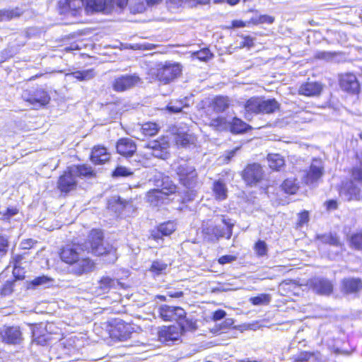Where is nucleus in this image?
<instances>
[{"label":"nucleus","mask_w":362,"mask_h":362,"mask_svg":"<svg viewBox=\"0 0 362 362\" xmlns=\"http://www.w3.org/2000/svg\"><path fill=\"white\" fill-rule=\"evenodd\" d=\"M158 314L164 321H176L184 332H194L197 329L196 320L187 317L186 311L181 307L162 305L158 308Z\"/></svg>","instance_id":"1"},{"label":"nucleus","mask_w":362,"mask_h":362,"mask_svg":"<svg viewBox=\"0 0 362 362\" xmlns=\"http://www.w3.org/2000/svg\"><path fill=\"white\" fill-rule=\"evenodd\" d=\"M86 250L97 256L108 255L110 262H115L117 259L116 249L109 243H105L103 233L100 230H92L88 236V241L86 243Z\"/></svg>","instance_id":"2"},{"label":"nucleus","mask_w":362,"mask_h":362,"mask_svg":"<svg viewBox=\"0 0 362 362\" xmlns=\"http://www.w3.org/2000/svg\"><path fill=\"white\" fill-rule=\"evenodd\" d=\"M172 166L182 185L189 189L195 187L197 183L198 175L194 165L192 163L181 160L175 162Z\"/></svg>","instance_id":"3"},{"label":"nucleus","mask_w":362,"mask_h":362,"mask_svg":"<svg viewBox=\"0 0 362 362\" xmlns=\"http://www.w3.org/2000/svg\"><path fill=\"white\" fill-rule=\"evenodd\" d=\"M151 180L157 187L148 193V200L151 203L154 201L158 202L163 199L164 195L173 194L176 191V185L173 184L168 176H165L163 173H156Z\"/></svg>","instance_id":"4"},{"label":"nucleus","mask_w":362,"mask_h":362,"mask_svg":"<svg viewBox=\"0 0 362 362\" xmlns=\"http://www.w3.org/2000/svg\"><path fill=\"white\" fill-rule=\"evenodd\" d=\"M181 67L179 64L165 62L157 66L156 76L157 79L163 83H169L181 74Z\"/></svg>","instance_id":"5"},{"label":"nucleus","mask_w":362,"mask_h":362,"mask_svg":"<svg viewBox=\"0 0 362 362\" xmlns=\"http://www.w3.org/2000/svg\"><path fill=\"white\" fill-rule=\"evenodd\" d=\"M308 286L312 291L320 296H330L334 289L333 282L324 276H314L308 281Z\"/></svg>","instance_id":"6"},{"label":"nucleus","mask_w":362,"mask_h":362,"mask_svg":"<svg viewBox=\"0 0 362 362\" xmlns=\"http://www.w3.org/2000/svg\"><path fill=\"white\" fill-rule=\"evenodd\" d=\"M22 96L23 98L32 105L35 109L45 106L50 100L47 92L42 88L25 90L23 92Z\"/></svg>","instance_id":"7"},{"label":"nucleus","mask_w":362,"mask_h":362,"mask_svg":"<svg viewBox=\"0 0 362 362\" xmlns=\"http://www.w3.org/2000/svg\"><path fill=\"white\" fill-rule=\"evenodd\" d=\"M140 82L141 78L136 74H123L113 80L112 87L116 92H124L133 88Z\"/></svg>","instance_id":"8"},{"label":"nucleus","mask_w":362,"mask_h":362,"mask_svg":"<svg viewBox=\"0 0 362 362\" xmlns=\"http://www.w3.org/2000/svg\"><path fill=\"white\" fill-rule=\"evenodd\" d=\"M2 341L8 344H20L23 340V333L18 326L4 325L0 330Z\"/></svg>","instance_id":"9"},{"label":"nucleus","mask_w":362,"mask_h":362,"mask_svg":"<svg viewBox=\"0 0 362 362\" xmlns=\"http://www.w3.org/2000/svg\"><path fill=\"white\" fill-rule=\"evenodd\" d=\"M341 89L349 94L356 95L360 92V83L355 74L346 73L339 77Z\"/></svg>","instance_id":"10"},{"label":"nucleus","mask_w":362,"mask_h":362,"mask_svg":"<svg viewBox=\"0 0 362 362\" xmlns=\"http://www.w3.org/2000/svg\"><path fill=\"white\" fill-rule=\"evenodd\" d=\"M263 170L258 163H252L247 165L243 172V178L247 185H255L263 178Z\"/></svg>","instance_id":"11"},{"label":"nucleus","mask_w":362,"mask_h":362,"mask_svg":"<svg viewBox=\"0 0 362 362\" xmlns=\"http://www.w3.org/2000/svg\"><path fill=\"white\" fill-rule=\"evenodd\" d=\"M214 226L216 241L222 238L230 239L233 233L234 223L231 219L221 216L216 221V224Z\"/></svg>","instance_id":"12"},{"label":"nucleus","mask_w":362,"mask_h":362,"mask_svg":"<svg viewBox=\"0 0 362 362\" xmlns=\"http://www.w3.org/2000/svg\"><path fill=\"white\" fill-rule=\"evenodd\" d=\"M324 173V167L320 160L314 159L309 170L303 176L304 182L307 185H315Z\"/></svg>","instance_id":"13"},{"label":"nucleus","mask_w":362,"mask_h":362,"mask_svg":"<svg viewBox=\"0 0 362 362\" xmlns=\"http://www.w3.org/2000/svg\"><path fill=\"white\" fill-rule=\"evenodd\" d=\"M180 326H164L158 332L160 341L168 343L178 341L182 334L185 333Z\"/></svg>","instance_id":"14"},{"label":"nucleus","mask_w":362,"mask_h":362,"mask_svg":"<svg viewBox=\"0 0 362 362\" xmlns=\"http://www.w3.org/2000/svg\"><path fill=\"white\" fill-rule=\"evenodd\" d=\"M77 183L78 182L75 176L69 171V168L67 167L66 170L59 177L57 188L62 193L67 194L76 188Z\"/></svg>","instance_id":"15"},{"label":"nucleus","mask_w":362,"mask_h":362,"mask_svg":"<svg viewBox=\"0 0 362 362\" xmlns=\"http://www.w3.org/2000/svg\"><path fill=\"white\" fill-rule=\"evenodd\" d=\"M94 269V263L83 255L76 262L71 264L70 272L77 276L91 272Z\"/></svg>","instance_id":"16"},{"label":"nucleus","mask_w":362,"mask_h":362,"mask_svg":"<svg viewBox=\"0 0 362 362\" xmlns=\"http://www.w3.org/2000/svg\"><path fill=\"white\" fill-rule=\"evenodd\" d=\"M133 207L132 201L122 199L120 197H113L108 200L107 208L117 216Z\"/></svg>","instance_id":"17"},{"label":"nucleus","mask_w":362,"mask_h":362,"mask_svg":"<svg viewBox=\"0 0 362 362\" xmlns=\"http://www.w3.org/2000/svg\"><path fill=\"white\" fill-rule=\"evenodd\" d=\"M133 332L134 328L130 324L119 320L112 329L111 335L119 341H126L131 337Z\"/></svg>","instance_id":"18"},{"label":"nucleus","mask_w":362,"mask_h":362,"mask_svg":"<svg viewBox=\"0 0 362 362\" xmlns=\"http://www.w3.org/2000/svg\"><path fill=\"white\" fill-rule=\"evenodd\" d=\"M339 196L344 201L358 199L360 189L354 181L346 182L339 190Z\"/></svg>","instance_id":"19"},{"label":"nucleus","mask_w":362,"mask_h":362,"mask_svg":"<svg viewBox=\"0 0 362 362\" xmlns=\"http://www.w3.org/2000/svg\"><path fill=\"white\" fill-rule=\"evenodd\" d=\"M116 149L119 154L127 158L136 152V145L131 139L122 138L117 141Z\"/></svg>","instance_id":"20"},{"label":"nucleus","mask_w":362,"mask_h":362,"mask_svg":"<svg viewBox=\"0 0 362 362\" xmlns=\"http://www.w3.org/2000/svg\"><path fill=\"white\" fill-rule=\"evenodd\" d=\"M81 250L78 246L67 245L62 250L60 258L63 262L71 265L82 255L80 252Z\"/></svg>","instance_id":"21"},{"label":"nucleus","mask_w":362,"mask_h":362,"mask_svg":"<svg viewBox=\"0 0 362 362\" xmlns=\"http://www.w3.org/2000/svg\"><path fill=\"white\" fill-rule=\"evenodd\" d=\"M362 288V281L358 278H345L341 281V291L345 294L356 293Z\"/></svg>","instance_id":"22"},{"label":"nucleus","mask_w":362,"mask_h":362,"mask_svg":"<svg viewBox=\"0 0 362 362\" xmlns=\"http://www.w3.org/2000/svg\"><path fill=\"white\" fill-rule=\"evenodd\" d=\"M323 89V86L319 82H307L303 83L298 90L300 95L305 96H317Z\"/></svg>","instance_id":"23"},{"label":"nucleus","mask_w":362,"mask_h":362,"mask_svg":"<svg viewBox=\"0 0 362 362\" xmlns=\"http://www.w3.org/2000/svg\"><path fill=\"white\" fill-rule=\"evenodd\" d=\"M68 168L76 178H91L95 176V172L92 167L86 164L72 165Z\"/></svg>","instance_id":"24"},{"label":"nucleus","mask_w":362,"mask_h":362,"mask_svg":"<svg viewBox=\"0 0 362 362\" xmlns=\"http://www.w3.org/2000/svg\"><path fill=\"white\" fill-rule=\"evenodd\" d=\"M110 159V154L104 146H95L90 154V160L95 165L103 164Z\"/></svg>","instance_id":"25"},{"label":"nucleus","mask_w":362,"mask_h":362,"mask_svg":"<svg viewBox=\"0 0 362 362\" xmlns=\"http://www.w3.org/2000/svg\"><path fill=\"white\" fill-rule=\"evenodd\" d=\"M110 0H86V9L88 13L101 12L108 9Z\"/></svg>","instance_id":"26"},{"label":"nucleus","mask_w":362,"mask_h":362,"mask_svg":"<svg viewBox=\"0 0 362 362\" xmlns=\"http://www.w3.org/2000/svg\"><path fill=\"white\" fill-rule=\"evenodd\" d=\"M69 78H75L79 81H89L93 78L95 76V73L93 69L86 70H78L72 71L66 74Z\"/></svg>","instance_id":"27"},{"label":"nucleus","mask_w":362,"mask_h":362,"mask_svg":"<svg viewBox=\"0 0 362 362\" xmlns=\"http://www.w3.org/2000/svg\"><path fill=\"white\" fill-rule=\"evenodd\" d=\"M175 230V224L173 222L168 221L160 224L157 229V231L152 234L154 239H160L162 236L170 235Z\"/></svg>","instance_id":"28"},{"label":"nucleus","mask_w":362,"mask_h":362,"mask_svg":"<svg viewBox=\"0 0 362 362\" xmlns=\"http://www.w3.org/2000/svg\"><path fill=\"white\" fill-rule=\"evenodd\" d=\"M260 113L270 114L279 108V103L275 99L260 100Z\"/></svg>","instance_id":"29"},{"label":"nucleus","mask_w":362,"mask_h":362,"mask_svg":"<svg viewBox=\"0 0 362 362\" xmlns=\"http://www.w3.org/2000/svg\"><path fill=\"white\" fill-rule=\"evenodd\" d=\"M23 12V10L19 7L12 9H0V22L8 21L20 17Z\"/></svg>","instance_id":"30"},{"label":"nucleus","mask_w":362,"mask_h":362,"mask_svg":"<svg viewBox=\"0 0 362 362\" xmlns=\"http://www.w3.org/2000/svg\"><path fill=\"white\" fill-rule=\"evenodd\" d=\"M230 105V101L228 97L216 96L212 101L213 110L216 112L226 111Z\"/></svg>","instance_id":"31"},{"label":"nucleus","mask_w":362,"mask_h":362,"mask_svg":"<svg viewBox=\"0 0 362 362\" xmlns=\"http://www.w3.org/2000/svg\"><path fill=\"white\" fill-rule=\"evenodd\" d=\"M299 187V182L294 177L287 178L281 184L282 189L288 194H295Z\"/></svg>","instance_id":"32"},{"label":"nucleus","mask_w":362,"mask_h":362,"mask_svg":"<svg viewBox=\"0 0 362 362\" xmlns=\"http://www.w3.org/2000/svg\"><path fill=\"white\" fill-rule=\"evenodd\" d=\"M267 162L269 168L274 170H279L285 164L284 158L278 153L268 154Z\"/></svg>","instance_id":"33"},{"label":"nucleus","mask_w":362,"mask_h":362,"mask_svg":"<svg viewBox=\"0 0 362 362\" xmlns=\"http://www.w3.org/2000/svg\"><path fill=\"white\" fill-rule=\"evenodd\" d=\"M260 100L259 98H251L245 104V110L247 114L260 113Z\"/></svg>","instance_id":"34"},{"label":"nucleus","mask_w":362,"mask_h":362,"mask_svg":"<svg viewBox=\"0 0 362 362\" xmlns=\"http://www.w3.org/2000/svg\"><path fill=\"white\" fill-rule=\"evenodd\" d=\"M213 191L216 198L219 200H223L227 197V188L226 185L221 180L214 182Z\"/></svg>","instance_id":"35"},{"label":"nucleus","mask_w":362,"mask_h":362,"mask_svg":"<svg viewBox=\"0 0 362 362\" xmlns=\"http://www.w3.org/2000/svg\"><path fill=\"white\" fill-rule=\"evenodd\" d=\"M99 284L100 288L105 292L112 288H116L117 286H119V282L117 279H112L109 276H104L100 279Z\"/></svg>","instance_id":"36"},{"label":"nucleus","mask_w":362,"mask_h":362,"mask_svg":"<svg viewBox=\"0 0 362 362\" xmlns=\"http://www.w3.org/2000/svg\"><path fill=\"white\" fill-rule=\"evenodd\" d=\"M52 281V280L46 276H37L30 281L28 288L35 289L41 286L46 287L49 285Z\"/></svg>","instance_id":"37"},{"label":"nucleus","mask_w":362,"mask_h":362,"mask_svg":"<svg viewBox=\"0 0 362 362\" xmlns=\"http://www.w3.org/2000/svg\"><path fill=\"white\" fill-rule=\"evenodd\" d=\"M248 127L247 124L237 117H234L230 124V131L235 134L243 133L247 131Z\"/></svg>","instance_id":"38"},{"label":"nucleus","mask_w":362,"mask_h":362,"mask_svg":"<svg viewBox=\"0 0 362 362\" xmlns=\"http://www.w3.org/2000/svg\"><path fill=\"white\" fill-rule=\"evenodd\" d=\"M317 239L322 243L330 245L339 246L340 245L339 239L336 234L332 233L327 234L318 235Z\"/></svg>","instance_id":"39"},{"label":"nucleus","mask_w":362,"mask_h":362,"mask_svg":"<svg viewBox=\"0 0 362 362\" xmlns=\"http://www.w3.org/2000/svg\"><path fill=\"white\" fill-rule=\"evenodd\" d=\"M168 264L163 261L156 260L151 264L150 271L156 276L165 274Z\"/></svg>","instance_id":"40"},{"label":"nucleus","mask_w":362,"mask_h":362,"mask_svg":"<svg viewBox=\"0 0 362 362\" xmlns=\"http://www.w3.org/2000/svg\"><path fill=\"white\" fill-rule=\"evenodd\" d=\"M141 129L145 136H151L158 133L159 128L158 124L154 122H146L142 125Z\"/></svg>","instance_id":"41"},{"label":"nucleus","mask_w":362,"mask_h":362,"mask_svg":"<svg viewBox=\"0 0 362 362\" xmlns=\"http://www.w3.org/2000/svg\"><path fill=\"white\" fill-rule=\"evenodd\" d=\"M25 258L24 255H13L11 257V262L13 264V274L14 276H18V279L21 278L19 274L21 269V262Z\"/></svg>","instance_id":"42"},{"label":"nucleus","mask_w":362,"mask_h":362,"mask_svg":"<svg viewBox=\"0 0 362 362\" xmlns=\"http://www.w3.org/2000/svg\"><path fill=\"white\" fill-rule=\"evenodd\" d=\"M270 300V296L266 293L259 294L250 299V301L254 305H267L269 303Z\"/></svg>","instance_id":"43"},{"label":"nucleus","mask_w":362,"mask_h":362,"mask_svg":"<svg viewBox=\"0 0 362 362\" xmlns=\"http://www.w3.org/2000/svg\"><path fill=\"white\" fill-rule=\"evenodd\" d=\"M202 233L204 235L205 239H207L209 241L211 242L216 241L214 226L203 225Z\"/></svg>","instance_id":"44"},{"label":"nucleus","mask_w":362,"mask_h":362,"mask_svg":"<svg viewBox=\"0 0 362 362\" xmlns=\"http://www.w3.org/2000/svg\"><path fill=\"white\" fill-rule=\"evenodd\" d=\"M9 247V242L7 237L0 235V261L6 256Z\"/></svg>","instance_id":"45"},{"label":"nucleus","mask_w":362,"mask_h":362,"mask_svg":"<svg viewBox=\"0 0 362 362\" xmlns=\"http://www.w3.org/2000/svg\"><path fill=\"white\" fill-rule=\"evenodd\" d=\"M133 172L129 168L124 166H117L112 172L113 177H127L132 175Z\"/></svg>","instance_id":"46"},{"label":"nucleus","mask_w":362,"mask_h":362,"mask_svg":"<svg viewBox=\"0 0 362 362\" xmlns=\"http://www.w3.org/2000/svg\"><path fill=\"white\" fill-rule=\"evenodd\" d=\"M351 245L358 250H362V230L351 237Z\"/></svg>","instance_id":"47"},{"label":"nucleus","mask_w":362,"mask_h":362,"mask_svg":"<svg viewBox=\"0 0 362 362\" xmlns=\"http://www.w3.org/2000/svg\"><path fill=\"white\" fill-rule=\"evenodd\" d=\"M169 148V144H164L160 149H155L152 151V155L156 158L165 159L168 156V149Z\"/></svg>","instance_id":"48"},{"label":"nucleus","mask_w":362,"mask_h":362,"mask_svg":"<svg viewBox=\"0 0 362 362\" xmlns=\"http://www.w3.org/2000/svg\"><path fill=\"white\" fill-rule=\"evenodd\" d=\"M128 161L132 165L134 170L139 169L140 166L142 165L141 157L139 155L135 154L127 157Z\"/></svg>","instance_id":"49"},{"label":"nucleus","mask_w":362,"mask_h":362,"mask_svg":"<svg viewBox=\"0 0 362 362\" xmlns=\"http://www.w3.org/2000/svg\"><path fill=\"white\" fill-rule=\"evenodd\" d=\"M255 250L259 256H264L267 252L266 243L263 240H258L255 244Z\"/></svg>","instance_id":"50"},{"label":"nucleus","mask_w":362,"mask_h":362,"mask_svg":"<svg viewBox=\"0 0 362 362\" xmlns=\"http://www.w3.org/2000/svg\"><path fill=\"white\" fill-rule=\"evenodd\" d=\"M49 339V337L46 334H41L39 336L35 335V332H33V341L37 344L45 346Z\"/></svg>","instance_id":"51"},{"label":"nucleus","mask_w":362,"mask_h":362,"mask_svg":"<svg viewBox=\"0 0 362 362\" xmlns=\"http://www.w3.org/2000/svg\"><path fill=\"white\" fill-rule=\"evenodd\" d=\"M13 282L7 281L2 286L0 294L4 296L10 295L13 292Z\"/></svg>","instance_id":"52"},{"label":"nucleus","mask_w":362,"mask_h":362,"mask_svg":"<svg viewBox=\"0 0 362 362\" xmlns=\"http://www.w3.org/2000/svg\"><path fill=\"white\" fill-rule=\"evenodd\" d=\"M352 177L354 181L362 184V166L353 168Z\"/></svg>","instance_id":"53"},{"label":"nucleus","mask_w":362,"mask_h":362,"mask_svg":"<svg viewBox=\"0 0 362 362\" xmlns=\"http://www.w3.org/2000/svg\"><path fill=\"white\" fill-rule=\"evenodd\" d=\"M164 144H169L168 141H166L165 139H162L161 141H150L148 144V147L152 149V151H153L155 149H160L161 147Z\"/></svg>","instance_id":"54"},{"label":"nucleus","mask_w":362,"mask_h":362,"mask_svg":"<svg viewBox=\"0 0 362 362\" xmlns=\"http://www.w3.org/2000/svg\"><path fill=\"white\" fill-rule=\"evenodd\" d=\"M197 57L202 61H206L211 57V54L208 49L200 50L196 53Z\"/></svg>","instance_id":"55"},{"label":"nucleus","mask_w":362,"mask_h":362,"mask_svg":"<svg viewBox=\"0 0 362 362\" xmlns=\"http://www.w3.org/2000/svg\"><path fill=\"white\" fill-rule=\"evenodd\" d=\"M65 4L69 8L75 10L80 8L83 2L81 0H66Z\"/></svg>","instance_id":"56"},{"label":"nucleus","mask_w":362,"mask_h":362,"mask_svg":"<svg viewBox=\"0 0 362 362\" xmlns=\"http://www.w3.org/2000/svg\"><path fill=\"white\" fill-rule=\"evenodd\" d=\"M236 259V257L230 255H223L218 259V263L221 264H226L233 262Z\"/></svg>","instance_id":"57"},{"label":"nucleus","mask_w":362,"mask_h":362,"mask_svg":"<svg viewBox=\"0 0 362 362\" xmlns=\"http://www.w3.org/2000/svg\"><path fill=\"white\" fill-rule=\"evenodd\" d=\"M309 221V215L308 211H303L298 215V225L303 226Z\"/></svg>","instance_id":"58"},{"label":"nucleus","mask_w":362,"mask_h":362,"mask_svg":"<svg viewBox=\"0 0 362 362\" xmlns=\"http://www.w3.org/2000/svg\"><path fill=\"white\" fill-rule=\"evenodd\" d=\"M311 357V354L308 353H302L295 359L293 362H310V359Z\"/></svg>","instance_id":"59"},{"label":"nucleus","mask_w":362,"mask_h":362,"mask_svg":"<svg viewBox=\"0 0 362 362\" xmlns=\"http://www.w3.org/2000/svg\"><path fill=\"white\" fill-rule=\"evenodd\" d=\"M274 21V18L267 15H262L259 17V23L272 24Z\"/></svg>","instance_id":"60"},{"label":"nucleus","mask_w":362,"mask_h":362,"mask_svg":"<svg viewBox=\"0 0 362 362\" xmlns=\"http://www.w3.org/2000/svg\"><path fill=\"white\" fill-rule=\"evenodd\" d=\"M226 315V311L223 310H218L214 313L213 320L218 321L223 319Z\"/></svg>","instance_id":"61"},{"label":"nucleus","mask_w":362,"mask_h":362,"mask_svg":"<svg viewBox=\"0 0 362 362\" xmlns=\"http://www.w3.org/2000/svg\"><path fill=\"white\" fill-rule=\"evenodd\" d=\"M177 143L182 146H187L189 143L188 135H182L177 137Z\"/></svg>","instance_id":"62"},{"label":"nucleus","mask_w":362,"mask_h":362,"mask_svg":"<svg viewBox=\"0 0 362 362\" xmlns=\"http://www.w3.org/2000/svg\"><path fill=\"white\" fill-rule=\"evenodd\" d=\"M167 296L173 298H180L184 296V293L182 291H167Z\"/></svg>","instance_id":"63"},{"label":"nucleus","mask_w":362,"mask_h":362,"mask_svg":"<svg viewBox=\"0 0 362 362\" xmlns=\"http://www.w3.org/2000/svg\"><path fill=\"white\" fill-rule=\"evenodd\" d=\"M224 120L225 119L223 117H218L211 120V125L216 127H220L224 123Z\"/></svg>","instance_id":"64"}]
</instances>
